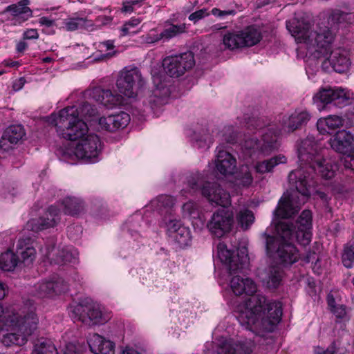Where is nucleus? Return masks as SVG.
<instances>
[{
    "label": "nucleus",
    "mask_w": 354,
    "mask_h": 354,
    "mask_svg": "<svg viewBox=\"0 0 354 354\" xmlns=\"http://www.w3.org/2000/svg\"><path fill=\"white\" fill-rule=\"evenodd\" d=\"M286 28L300 44L299 49H306V55L315 59H324L322 68L328 64L337 73L346 71L351 66L349 51L342 47L331 48L334 35L328 28L312 29L310 24L294 18L286 22Z\"/></svg>",
    "instance_id": "f257e3e1"
},
{
    "label": "nucleus",
    "mask_w": 354,
    "mask_h": 354,
    "mask_svg": "<svg viewBox=\"0 0 354 354\" xmlns=\"http://www.w3.org/2000/svg\"><path fill=\"white\" fill-rule=\"evenodd\" d=\"M232 292L236 295L245 293L252 295L238 307L237 320L243 330L254 332V326L261 319V325L266 332H272L280 323L283 315L282 304L272 300L268 301L262 295H254L257 290L256 283L250 278L234 276L230 281Z\"/></svg>",
    "instance_id": "f03ea898"
},
{
    "label": "nucleus",
    "mask_w": 354,
    "mask_h": 354,
    "mask_svg": "<svg viewBox=\"0 0 354 354\" xmlns=\"http://www.w3.org/2000/svg\"><path fill=\"white\" fill-rule=\"evenodd\" d=\"M324 148L322 144L315 140L314 137L308 136L301 140L298 147L299 167L288 175L291 187L295 190L289 193L286 192L281 198L275 214L281 218L292 216L299 211L310 195L311 185L306 179V169L324 156Z\"/></svg>",
    "instance_id": "7ed1b4c3"
},
{
    "label": "nucleus",
    "mask_w": 354,
    "mask_h": 354,
    "mask_svg": "<svg viewBox=\"0 0 354 354\" xmlns=\"http://www.w3.org/2000/svg\"><path fill=\"white\" fill-rule=\"evenodd\" d=\"M310 119V114L306 110H296L283 119L281 128L278 130L275 124L268 123L263 118H249L245 123L248 135H245L241 145L243 153L250 158L269 155L277 148L279 135L294 131Z\"/></svg>",
    "instance_id": "20e7f679"
},
{
    "label": "nucleus",
    "mask_w": 354,
    "mask_h": 354,
    "mask_svg": "<svg viewBox=\"0 0 354 354\" xmlns=\"http://www.w3.org/2000/svg\"><path fill=\"white\" fill-rule=\"evenodd\" d=\"M144 84L145 80L138 68L125 67L120 72L116 80V86L120 94L98 86L86 90L84 95L107 108H113L125 104V98L135 100Z\"/></svg>",
    "instance_id": "39448f33"
},
{
    "label": "nucleus",
    "mask_w": 354,
    "mask_h": 354,
    "mask_svg": "<svg viewBox=\"0 0 354 354\" xmlns=\"http://www.w3.org/2000/svg\"><path fill=\"white\" fill-rule=\"evenodd\" d=\"M96 114V109L84 102L79 107L67 106L57 113H52L47 118V122L56 127L59 136L77 141L89 133L84 120L93 121Z\"/></svg>",
    "instance_id": "423d86ee"
},
{
    "label": "nucleus",
    "mask_w": 354,
    "mask_h": 354,
    "mask_svg": "<svg viewBox=\"0 0 354 354\" xmlns=\"http://www.w3.org/2000/svg\"><path fill=\"white\" fill-rule=\"evenodd\" d=\"M267 254L283 266H290L299 259V251L293 245L295 237L292 229L287 223H279L276 227V235L264 234Z\"/></svg>",
    "instance_id": "0eeeda50"
},
{
    "label": "nucleus",
    "mask_w": 354,
    "mask_h": 354,
    "mask_svg": "<svg viewBox=\"0 0 354 354\" xmlns=\"http://www.w3.org/2000/svg\"><path fill=\"white\" fill-rule=\"evenodd\" d=\"M201 191L202 195L212 204L228 206L231 204L230 194L217 183H205L202 174L196 171L188 174L186 177L185 187L181 190L183 195H192Z\"/></svg>",
    "instance_id": "6e6552de"
},
{
    "label": "nucleus",
    "mask_w": 354,
    "mask_h": 354,
    "mask_svg": "<svg viewBox=\"0 0 354 354\" xmlns=\"http://www.w3.org/2000/svg\"><path fill=\"white\" fill-rule=\"evenodd\" d=\"M69 313L74 320L80 321L85 326L89 327L103 324L110 317L102 312L99 304L88 299L71 305Z\"/></svg>",
    "instance_id": "1a4fd4ad"
},
{
    "label": "nucleus",
    "mask_w": 354,
    "mask_h": 354,
    "mask_svg": "<svg viewBox=\"0 0 354 354\" xmlns=\"http://www.w3.org/2000/svg\"><path fill=\"white\" fill-rule=\"evenodd\" d=\"M37 323L38 319L32 310L22 317L13 311L4 314L3 307L0 305V326L2 330L32 332L37 329Z\"/></svg>",
    "instance_id": "9d476101"
},
{
    "label": "nucleus",
    "mask_w": 354,
    "mask_h": 354,
    "mask_svg": "<svg viewBox=\"0 0 354 354\" xmlns=\"http://www.w3.org/2000/svg\"><path fill=\"white\" fill-rule=\"evenodd\" d=\"M330 147L336 152L345 155L343 162L346 168L354 171V136L348 131H337L329 140Z\"/></svg>",
    "instance_id": "9b49d317"
},
{
    "label": "nucleus",
    "mask_w": 354,
    "mask_h": 354,
    "mask_svg": "<svg viewBox=\"0 0 354 354\" xmlns=\"http://www.w3.org/2000/svg\"><path fill=\"white\" fill-rule=\"evenodd\" d=\"M217 250L218 258L226 265L231 274L243 272L248 267L249 258L246 248L239 249L236 254L234 255V252L227 249L224 243L220 242Z\"/></svg>",
    "instance_id": "f8f14e48"
},
{
    "label": "nucleus",
    "mask_w": 354,
    "mask_h": 354,
    "mask_svg": "<svg viewBox=\"0 0 354 354\" xmlns=\"http://www.w3.org/2000/svg\"><path fill=\"white\" fill-rule=\"evenodd\" d=\"M102 149L100 138L95 133H90L76 141L73 153L80 159L88 162H95Z\"/></svg>",
    "instance_id": "ddd939ff"
},
{
    "label": "nucleus",
    "mask_w": 354,
    "mask_h": 354,
    "mask_svg": "<svg viewBox=\"0 0 354 354\" xmlns=\"http://www.w3.org/2000/svg\"><path fill=\"white\" fill-rule=\"evenodd\" d=\"M195 64L192 52H185L174 56H168L162 61L165 72L170 77H178L190 70Z\"/></svg>",
    "instance_id": "4468645a"
},
{
    "label": "nucleus",
    "mask_w": 354,
    "mask_h": 354,
    "mask_svg": "<svg viewBox=\"0 0 354 354\" xmlns=\"http://www.w3.org/2000/svg\"><path fill=\"white\" fill-rule=\"evenodd\" d=\"M233 224V212L229 209H219L213 213L207 227L213 236L221 238L231 231Z\"/></svg>",
    "instance_id": "2eb2a0df"
},
{
    "label": "nucleus",
    "mask_w": 354,
    "mask_h": 354,
    "mask_svg": "<svg viewBox=\"0 0 354 354\" xmlns=\"http://www.w3.org/2000/svg\"><path fill=\"white\" fill-rule=\"evenodd\" d=\"M162 226L165 228L166 233L170 239L176 243L180 248L189 245L191 242L190 230L180 220L169 215L164 218Z\"/></svg>",
    "instance_id": "dca6fc26"
},
{
    "label": "nucleus",
    "mask_w": 354,
    "mask_h": 354,
    "mask_svg": "<svg viewBox=\"0 0 354 354\" xmlns=\"http://www.w3.org/2000/svg\"><path fill=\"white\" fill-rule=\"evenodd\" d=\"M338 169L337 164L331 158H326L322 156L321 158L308 167L306 171V179L310 181L311 185L310 193L313 189L315 182L313 181V174L317 173L325 179H330L334 177Z\"/></svg>",
    "instance_id": "f3484780"
},
{
    "label": "nucleus",
    "mask_w": 354,
    "mask_h": 354,
    "mask_svg": "<svg viewBox=\"0 0 354 354\" xmlns=\"http://www.w3.org/2000/svg\"><path fill=\"white\" fill-rule=\"evenodd\" d=\"M218 354H252L255 346L252 340L234 341L225 339L223 336L214 342Z\"/></svg>",
    "instance_id": "a211bd4d"
},
{
    "label": "nucleus",
    "mask_w": 354,
    "mask_h": 354,
    "mask_svg": "<svg viewBox=\"0 0 354 354\" xmlns=\"http://www.w3.org/2000/svg\"><path fill=\"white\" fill-rule=\"evenodd\" d=\"M290 225L293 236L299 244L308 245L311 240L312 214L309 210H304L297 221V226L288 221H283Z\"/></svg>",
    "instance_id": "6ab92c4d"
},
{
    "label": "nucleus",
    "mask_w": 354,
    "mask_h": 354,
    "mask_svg": "<svg viewBox=\"0 0 354 354\" xmlns=\"http://www.w3.org/2000/svg\"><path fill=\"white\" fill-rule=\"evenodd\" d=\"M60 210L56 205L50 206L44 214L38 218H32L26 225L28 230L38 232L53 227L60 220Z\"/></svg>",
    "instance_id": "aec40b11"
},
{
    "label": "nucleus",
    "mask_w": 354,
    "mask_h": 354,
    "mask_svg": "<svg viewBox=\"0 0 354 354\" xmlns=\"http://www.w3.org/2000/svg\"><path fill=\"white\" fill-rule=\"evenodd\" d=\"M153 82L156 88L148 98L149 106L152 110L167 104L171 93L169 86L162 82L159 77L153 76Z\"/></svg>",
    "instance_id": "412c9836"
},
{
    "label": "nucleus",
    "mask_w": 354,
    "mask_h": 354,
    "mask_svg": "<svg viewBox=\"0 0 354 354\" xmlns=\"http://www.w3.org/2000/svg\"><path fill=\"white\" fill-rule=\"evenodd\" d=\"M131 120L130 115L124 111L102 117L98 120L99 127L110 132L125 128Z\"/></svg>",
    "instance_id": "4be33fe9"
},
{
    "label": "nucleus",
    "mask_w": 354,
    "mask_h": 354,
    "mask_svg": "<svg viewBox=\"0 0 354 354\" xmlns=\"http://www.w3.org/2000/svg\"><path fill=\"white\" fill-rule=\"evenodd\" d=\"M215 169L223 176L232 175L236 169V160L230 153L218 147L215 158Z\"/></svg>",
    "instance_id": "5701e85b"
},
{
    "label": "nucleus",
    "mask_w": 354,
    "mask_h": 354,
    "mask_svg": "<svg viewBox=\"0 0 354 354\" xmlns=\"http://www.w3.org/2000/svg\"><path fill=\"white\" fill-rule=\"evenodd\" d=\"M35 289L38 297H51L66 291L68 285L62 278L55 277L53 280L41 281L37 284Z\"/></svg>",
    "instance_id": "b1692460"
},
{
    "label": "nucleus",
    "mask_w": 354,
    "mask_h": 354,
    "mask_svg": "<svg viewBox=\"0 0 354 354\" xmlns=\"http://www.w3.org/2000/svg\"><path fill=\"white\" fill-rule=\"evenodd\" d=\"M46 257L51 262L56 264L75 263L77 261L78 252L72 246H67L62 250L53 248L48 252Z\"/></svg>",
    "instance_id": "393cba45"
},
{
    "label": "nucleus",
    "mask_w": 354,
    "mask_h": 354,
    "mask_svg": "<svg viewBox=\"0 0 354 354\" xmlns=\"http://www.w3.org/2000/svg\"><path fill=\"white\" fill-rule=\"evenodd\" d=\"M16 252L20 256L21 263L28 266L33 262L36 256V250L33 241L30 237L19 238L16 245Z\"/></svg>",
    "instance_id": "a878e982"
},
{
    "label": "nucleus",
    "mask_w": 354,
    "mask_h": 354,
    "mask_svg": "<svg viewBox=\"0 0 354 354\" xmlns=\"http://www.w3.org/2000/svg\"><path fill=\"white\" fill-rule=\"evenodd\" d=\"M88 343L90 350L95 354L115 353V344L99 333H93Z\"/></svg>",
    "instance_id": "bb28decb"
},
{
    "label": "nucleus",
    "mask_w": 354,
    "mask_h": 354,
    "mask_svg": "<svg viewBox=\"0 0 354 354\" xmlns=\"http://www.w3.org/2000/svg\"><path fill=\"white\" fill-rule=\"evenodd\" d=\"M283 272L278 266H270L260 274L263 284L269 289H275L280 285Z\"/></svg>",
    "instance_id": "cd10ccee"
},
{
    "label": "nucleus",
    "mask_w": 354,
    "mask_h": 354,
    "mask_svg": "<svg viewBox=\"0 0 354 354\" xmlns=\"http://www.w3.org/2000/svg\"><path fill=\"white\" fill-rule=\"evenodd\" d=\"M28 0H22L17 3L11 4L6 7L2 14L9 12L10 15L22 23L28 20L32 15L31 9L28 7Z\"/></svg>",
    "instance_id": "c85d7f7f"
},
{
    "label": "nucleus",
    "mask_w": 354,
    "mask_h": 354,
    "mask_svg": "<svg viewBox=\"0 0 354 354\" xmlns=\"http://www.w3.org/2000/svg\"><path fill=\"white\" fill-rule=\"evenodd\" d=\"M344 120L342 117L336 115H330L321 118L317 122V128L321 134L330 133V131L342 127Z\"/></svg>",
    "instance_id": "c756f323"
},
{
    "label": "nucleus",
    "mask_w": 354,
    "mask_h": 354,
    "mask_svg": "<svg viewBox=\"0 0 354 354\" xmlns=\"http://www.w3.org/2000/svg\"><path fill=\"white\" fill-rule=\"evenodd\" d=\"M238 225L243 230H248L255 221L254 213L245 205H239L235 210Z\"/></svg>",
    "instance_id": "7c9ffc66"
},
{
    "label": "nucleus",
    "mask_w": 354,
    "mask_h": 354,
    "mask_svg": "<svg viewBox=\"0 0 354 354\" xmlns=\"http://www.w3.org/2000/svg\"><path fill=\"white\" fill-rule=\"evenodd\" d=\"M61 204L64 214L71 216L80 214L84 207L82 200L75 196L65 197Z\"/></svg>",
    "instance_id": "2f4dec72"
},
{
    "label": "nucleus",
    "mask_w": 354,
    "mask_h": 354,
    "mask_svg": "<svg viewBox=\"0 0 354 354\" xmlns=\"http://www.w3.org/2000/svg\"><path fill=\"white\" fill-rule=\"evenodd\" d=\"M286 161L287 158L283 155L279 154L268 160L257 162L254 169L259 174L268 173L271 172L276 166L284 164Z\"/></svg>",
    "instance_id": "473e14b6"
},
{
    "label": "nucleus",
    "mask_w": 354,
    "mask_h": 354,
    "mask_svg": "<svg viewBox=\"0 0 354 354\" xmlns=\"http://www.w3.org/2000/svg\"><path fill=\"white\" fill-rule=\"evenodd\" d=\"M244 47L252 46L261 39L260 30L254 26H248L240 31Z\"/></svg>",
    "instance_id": "72a5a7b5"
},
{
    "label": "nucleus",
    "mask_w": 354,
    "mask_h": 354,
    "mask_svg": "<svg viewBox=\"0 0 354 354\" xmlns=\"http://www.w3.org/2000/svg\"><path fill=\"white\" fill-rule=\"evenodd\" d=\"M240 31L227 32L222 39V45L224 49L230 50L244 48Z\"/></svg>",
    "instance_id": "f704fd0d"
},
{
    "label": "nucleus",
    "mask_w": 354,
    "mask_h": 354,
    "mask_svg": "<svg viewBox=\"0 0 354 354\" xmlns=\"http://www.w3.org/2000/svg\"><path fill=\"white\" fill-rule=\"evenodd\" d=\"M333 94L330 95V104L339 108L348 104L352 97V93L340 87H333Z\"/></svg>",
    "instance_id": "c9c22d12"
},
{
    "label": "nucleus",
    "mask_w": 354,
    "mask_h": 354,
    "mask_svg": "<svg viewBox=\"0 0 354 354\" xmlns=\"http://www.w3.org/2000/svg\"><path fill=\"white\" fill-rule=\"evenodd\" d=\"M21 263L17 254L10 250L0 255V269L3 271H12Z\"/></svg>",
    "instance_id": "e433bc0d"
},
{
    "label": "nucleus",
    "mask_w": 354,
    "mask_h": 354,
    "mask_svg": "<svg viewBox=\"0 0 354 354\" xmlns=\"http://www.w3.org/2000/svg\"><path fill=\"white\" fill-rule=\"evenodd\" d=\"M333 88L326 87L320 88L313 97V103L319 111L324 110L330 104V95H333Z\"/></svg>",
    "instance_id": "4c0bfd02"
},
{
    "label": "nucleus",
    "mask_w": 354,
    "mask_h": 354,
    "mask_svg": "<svg viewBox=\"0 0 354 354\" xmlns=\"http://www.w3.org/2000/svg\"><path fill=\"white\" fill-rule=\"evenodd\" d=\"M26 333H0V343L5 346H22L26 342Z\"/></svg>",
    "instance_id": "58836bf2"
},
{
    "label": "nucleus",
    "mask_w": 354,
    "mask_h": 354,
    "mask_svg": "<svg viewBox=\"0 0 354 354\" xmlns=\"http://www.w3.org/2000/svg\"><path fill=\"white\" fill-rule=\"evenodd\" d=\"M32 354H58V353L50 339L41 337L35 344Z\"/></svg>",
    "instance_id": "ea45409f"
},
{
    "label": "nucleus",
    "mask_w": 354,
    "mask_h": 354,
    "mask_svg": "<svg viewBox=\"0 0 354 354\" xmlns=\"http://www.w3.org/2000/svg\"><path fill=\"white\" fill-rule=\"evenodd\" d=\"M192 140L196 147L203 149L209 148L212 142V137L207 129L194 132Z\"/></svg>",
    "instance_id": "a19ab883"
},
{
    "label": "nucleus",
    "mask_w": 354,
    "mask_h": 354,
    "mask_svg": "<svg viewBox=\"0 0 354 354\" xmlns=\"http://www.w3.org/2000/svg\"><path fill=\"white\" fill-rule=\"evenodd\" d=\"M186 30V25L181 24H169L165 26L164 30L161 32L163 41H169L170 39L185 32Z\"/></svg>",
    "instance_id": "79ce46f5"
},
{
    "label": "nucleus",
    "mask_w": 354,
    "mask_h": 354,
    "mask_svg": "<svg viewBox=\"0 0 354 354\" xmlns=\"http://www.w3.org/2000/svg\"><path fill=\"white\" fill-rule=\"evenodd\" d=\"M141 21L142 20L140 18L133 17L125 22L120 30V35L121 37H124L136 35L140 32L141 29L138 28V26L141 23Z\"/></svg>",
    "instance_id": "37998d69"
},
{
    "label": "nucleus",
    "mask_w": 354,
    "mask_h": 354,
    "mask_svg": "<svg viewBox=\"0 0 354 354\" xmlns=\"http://www.w3.org/2000/svg\"><path fill=\"white\" fill-rule=\"evenodd\" d=\"M91 26V21L85 18H69L64 21L65 28L68 31H74L82 28H86Z\"/></svg>",
    "instance_id": "c03bdc74"
},
{
    "label": "nucleus",
    "mask_w": 354,
    "mask_h": 354,
    "mask_svg": "<svg viewBox=\"0 0 354 354\" xmlns=\"http://www.w3.org/2000/svg\"><path fill=\"white\" fill-rule=\"evenodd\" d=\"M174 198L168 195H161L151 202V206L155 207L158 211L162 208H169L174 204Z\"/></svg>",
    "instance_id": "a18cd8bd"
},
{
    "label": "nucleus",
    "mask_w": 354,
    "mask_h": 354,
    "mask_svg": "<svg viewBox=\"0 0 354 354\" xmlns=\"http://www.w3.org/2000/svg\"><path fill=\"white\" fill-rule=\"evenodd\" d=\"M253 182V178L251 172L248 167H242L240 174L236 177V183L239 185L248 187Z\"/></svg>",
    "instance_id": "49530a36"
},
{
    "label": "nucleus",
    "mask_w": 354,
    "mask_h": 354,
    "mask_svg": "<svg viewBox=\"0 0 354 354\" xmlns=\"http://www.w3.org/2000/svg\"><path fill=\"white\" fill-rule=\"evenodd\" d=\"M182 212L185 218H195L198 216V206L192 201L185 203L182 207Z\"/></svg>",
    "instance_id": "de8ad7c7"
},
{
    "label": "nucleus",
    "mask_w": 354,
    "mask_h": 354,
    "mask_svg": "<svg viewBox=\"0 0 354 354\" xmlns=\"http://www.w3.org/2000/svg\"><path fill=\"white\" fill-rule=\"evenodd\" d=\"M343 265L347 268L354 266V249L351 246H346L342 255Z\"/></svg>",
    "instance_id": "09e8293b"
},
{
    "label": "nucleus",
    "mask_w": 354,
    "mask_h": 354,
    "mask_svg": "<svg viewBox=\"0 0 354 354\" xmlns=\"http://www.w3.org/2000/svg\"><path fill=\"white\" fill-rule=\"evenodd\" d=\"M142 39L147 44H154L161 40L163 41L161 32H159L156 28L150 30L146 35L142 37Z\"/></svg>",
    "instance_id": "8fccbe9b"
},
{
    "label": "nucleus",
    "mask_w": 354,
    "mask_h": 354,
    "mask_svg": "<svg viewBox=\"0 0 354 354\" xmlns=\"http://www.w3.org/2000/svg\"><path fill=\"white\" fill-rule=\"evenodd\" d=\"M143 1L144 0H131L124 1L122 11L124 12H131L133 11L135 7L140 6Z\"/></svg>",
    "instance_id": "3c124183"
},
{
    "label": "nucleus",
    "mask_w": 354,
    "mask_h": 354,
    "mask_svg": "<svg viewBox=\"0 0 354 354\" xmlns=\"http://www.w3.org/2000/svg\"><path fill=\"white\" fill-rule=\"evenodd\" d=\"M208 15H209V13H208L207 9L203 8V9L198 10L192 13L189 16L188 18L190 21H192L194 24H196L199 20L203 19L204 17H205Z\"/></svg>",
    "instance_id": "603ef678"
},
{
    "label": "nucleus",
    "mask_w": 354,
    "mask_h": 354,
    "mask_svg": "<svg viewBox=\"0 0 354 354\" xmlns=\"http://www.w3.org/2000/svg\"><path fill=\"white\" fill-rule=\"evenodd\" d=\"M337 349L336 347V342H333L331 345L324 350L323 348L317 346L315 348V354H337Z\"/></svg>",
    "instance_id": "864d4df0"
},
{
    "label": "nucleus",
    "mask_w": 354,
    "mask_h": 354,
    "mask_svg": "<svg viewBox=\"0 0 354 354\" xmlns=\"http://www.w3.org/2000/svg\"><path fill=\"white\" fill-rule=\"evenodd\" d=\"M82 347L73 343L66 344L64 354H82Z\"/></svg>",
    "instance_id": "5fc2aeb1"
},
{
    "label": "nucleus",
    "mask_w": 354,
    "mask_h": 354,
    "mask_svg": "<svg viewBox=\"0 0 354 354\" xmlns=\"http://www.w3.org/2000/svg\"><path fill=\"white\" fill-rule=\"evenodd\" d=\"M211 13L215 17L223 19L229 15H234L236 14V10H221L218 8H214L211 10Z\"/></svg>",
    "instance_id": "6e6d98bb"
},
{
    "label": "nucleus",
    "mask_w": 354,
    "mask_h": 354,
    "mask_svg": "<svg viewBox=\"0 0 354 354\" xmlns=\"http://www.w3.org/2000/svg\"><path fill=\"white\" fill-rule=\"evenodd\" d=\"M39 37V33L37 29L30 28L27 29L23 33V39H37Z\"/></svg>",
    "instance_id": "4d7b16f0"
},
{
    "label": "nucleus",
    "mask_w": 354,
    "mask_h": 354,
    "mask_svg": "<svg viewBox=\"0 0 354 354\" xmlns=\"http://www.w3.org/2000/svg\"><path fill=\"white\" fill-rule=\"evenodd\" d=\"M338 318H343L346 315V309L343 305H339L330 310Z\"/></svg>",
    "instance_id": "13d9d810"
},
{
    "label": "nucleus",
    "mask_w": 354,
    "mask_h": 354,
    "mask_svg": "<svg viewBox=\"0 0 354 354\" xmlns=\"http://www.w3.org/2000/svg\"><path fill=\"white\" fill-rule=\"evenodd\" d=\"M101 49V50H110L113 49L114 48V44L113 41L112 40H107L105 41L100 44L99 46Z\"/></svg>",
    "instance_id": "bf43d9fd"
},
{
    "label": "nucleus",
    "mask_w": 354,
    "mask_h": 354,
    "mask_svg": "<svg viewBox=\"0 0 354 354\" xmlns=\"http://www.w3.org/2000/svg\"><path fill=\"white\" fill-rule=\"evenodd\" d=\"M39 23L41 26H45L46 27H51L55 24V21L50 19L48 17H43L39 19Z\"/></svg>",
    "instance_id": "052dcab7"
},
{
    "label": "nucleus",
    "mask_w": 354,
    "mask_h": 354,
    "mask_svg": "<svg viewBox=\"0 0 354 354\" xmlns=\"http://www.w3.org/2000/svg\"><path fill=\"white\" fill-rule=\"evenodd\" d=\"M327 303H328V307L330 308V310L333 309L335 307L337 306V305L335 304V298L332 294L328 295Z\"/></svg>",
    "instance_id": "680f3d73"
},
{
    "label": "nucleus",
    "mask_w": 354,
    "mask_h": 354,
    "mask_svg": "<svg viewBox=\"0 0 354 354\" xmlns=\"http://www.w3.org/2000/svg\"><path fill=\"white\" fill-rule=\"evenodd\" d=\"M121 354H141L140 352L136 350L134 348L126 346L121 352Z\"/></svg>",
    "instance_id": "e2e57ef3"
},
{
    "label": "nucleus",
    "mask_w": 354,
    "mask_h": 354,
    "mask_svg": "<svg viewBox=\"0 0 354 354\" xmlns=\"http://www.w3.org/2000/svg\"><path fill=\"white\" fill-rule=\"evenodd\" d=\"M28 47L27 43L24 41H20L17 44V50L19 53L24 52Z\"/></svg>",
    "instance_id": "0e129e2a"
},
{
    "label": "nucleus",
    "mask_w": 354,
    "mask_h": 354,
    "mask_svg": "<svg viewBox=\"0 0 354 354\" xmlns=\"http://www.w3.org/2000/svg\"><path fill=\"white\" fill-rule=\"evenodd\" d=\"M3 64L6 66H9V67H17V66H19V63L18 62L10 60V59L4 60L3 62Z\"/></svg>",
    "instance_id": "69168bd1"
},
{
    "label": "nucleus",
    "mask_w": 354,
    "mask_h": 354,
    "mask_svg": "<svg viewBox=\"0 0 354 354\" xmlns=\"http://www.w3.org/2000/svg\"><path fill=\"white\" fill-rule=\"evenodd\" d=\"M24 81L23 79L19 80L17 82H15L13 84V88L15 90L17 91L21 88L24 85Z\"/></svg>",
    "instance_id": "338daca9"
},
{
    "label": "nucleus",
    "mask_w": 354,
    "mask_h": 354,
    "mask_svg": "<svg viewBox=\"0 0 354 354\" xmlns=\"http://www.w3.org/2000/svg\"><path fill=\"white\" fill-rule=\"evenodd\" d=\"M6 295V289L4 287V285L0 282V299H2L4 298Z\"/></svg>",
    "instance_id": "774afa93"
}]
</instances>
